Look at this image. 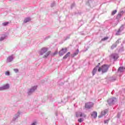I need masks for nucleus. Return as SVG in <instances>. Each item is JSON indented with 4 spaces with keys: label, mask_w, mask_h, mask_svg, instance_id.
<instances>
[{
    "label": "nucleus",
    "mask_w": 125,
    "mask_h": 125,
    "mask_svg": "<svg viewBox=\"0 0 125 125\" xmlns=\"http://www.w3.org/2000/svg\"><path fill=\"white\" fill-rule=\"evenodd\" d=\"M3 86L4 89H7L8 88H9V84H6L4 85Z\"/></svg>",
    "instance_id": "16"
},
{
    "label": "nucleus",
    "mask_w": 125,
    "mask_h": 125,
    "mask_svg": "<svg viewBox=\"0 0 125 125\" xmlns=\"http://www.w3.org/2000/svg\"><path fill=\"white\" fill-rule=\"evenodd\" d=\"M83 117L84 118H85L86 117V115L85 114H83L82 112H80L78 114H76V117L77 118H79V117Z\"/></svg>",
    "instance_id": "6"
},
{
    "label": "nucleus",
    "mask_w": 125,
    "mask_h": 125,
    "mask_svg": "<svg viewBox=\"0 0 125 125\" xmlns=\"http://www.w3.org/2000/svg\"><path fill=\"white\" fill-rule=\"evenodd\" d=\"M108 123H109V121L108 120H105L104 121V124H108Z\"/></svg>",
    "instance_id": "27"
},
{
    "label": "nucleus",
    "mask_w": 125,
    "mask_h": 125,
    "mask_svg": "<svg viewBox=\"0 0 125 125\" xmlns=\"http://www.w3.org/2000/svg\"><path fill=\"white\" fill-rule=\"evenodd\" d=\"M4 87L3 86L0 87V91L4 90Z\"/></svg>",
    "instance_id": "25"
},
{
    "label": "nucleus",
    "mask_w": 125,
    "mask_h": 125,
    "mask_svg": "<svg viewBox=\"0 0 125 125\" xmlns=\"http://www.w3.org/2000/svg\"><path fill=\"white\" fill-rule=\"evenodd\" d=\"M91 116L93 117V118H94V119L97 118V112H93L91 114Z\"/></svg>",
    "instance_id": "8"
},
{
    "label": "nucleus",
    "mask_w": 125,
    "mask_h": 125,
    "mask_svg": "<svg viewBox=\"0 0 125 125\" xmlns=\"http://www.w3.org/2000/svg\"><path fill=\"white\" fill-rule=\"evenodd\" d=\"M79 49H77L73 54L71 55V57H75V56H76V55H78L79 54Z\"/></svg>",
    "instance_id": "12"
},
{
    "label": "nucleus",
    "mask_w": 125,
    "mask_h": 125,
    "mask_svg": "<svg viewBox=\"0 0 125 125\" xmlns=\"http://www.w3.org/2000/svg\"><path fill=\"white\" fill-rule=\"evenodd\" d=\"M37 125V122H34L31 124V125Z\"/></svg>",
    "instance_id": "29"
},
{
    "label": "nucleus",
    "mask_w": 125,
    "mask_h": 125,
    "mask_svg": "<svg viewBox=\"0 0 125 125\" xmlns=\"http://www.w3.org/2000/svg\"><path fill=\"white\" fill-rule=\"evenodd\" d=\"M5 75L6 76H9L10 75V72L9 71H7L5 72Z\"/></svg>",
    "instance_id": "23"
},
{
    "label": "nucleus",
    "mask_w": 125,
    "mask_h": 125,
    "mask_svg": "<svg viewBox=\"0 0 125 125\" xmlns=\"http://www.w3.org/2000/svg\"><path fill=\"white\" fill-rule=\"evenodd\" d=\"M94 106V104L92 102H88L85 104V108L86 109H90V108H92Z\"/></svg>",
    "instance_id": "3"
},
{
    "label": "nucleus",
    "mask_w": 125,
    "mask_h": 125,
    "mask_svg": "<svg viewBox=\"0 0 125 125\" xmlns=\"http://www.w3.org/2000/svg\"><path fill=\"white\" fill-rule=\"evenodd\" d=\"M67 48H62L59 52V55L61 56H62V55H64V54H65V53H66V52H67Z\"/></svg>",
    "instance_id": "4"
},
{
    "label": "nucleus",
    "mask_w": 125,
    "mask_h": 125,
    "mask_svg": "<svg viewBox=\"0 0 125 125\" xmlns=\"http://www.w3.org/2000/svg\"><path fill=\"white\" fill-rule=\"evenodd\" d=\"M115 13H117V10H114V11H113V12H112V15H115Z\"/></svg>",
    "instance_id": "22"
},
{
    "label": "nucleus",
    "mask_w": 125,
    "mask_h": 125,
    "mask_svg": "<svg viewBox=\"0 0 125 125\" xmlns=\"http://www.w3.org/2000/svg\"><path fill=\"white\" fill-rule=\"evenodd\" d=\"M111 57L113 58V59H118L119 58V56H118V54H113L111 55Z\"/></svg>",
    "instance_id": "9"
},
{
    "label": "nucleus",
    "mask_w": 125,
    "mask_h": 125,
    "mask_svg": "<svg viewBox=\"0 0 125 125\" xmlns=\"http://www.w3.org/2000/svg\"><path fill=\"white\" fill-rule=\"evenodd\" d=\"M108 69H109V66L107 64H104L98 68V71L99 72L106 73L108 71Z\"/></svg>",
    "instance_id": "2"
},
{
    "label": "nucleus",
    "mask_w": 125,
    "mask_h": 125,
    "mask_svg": "<svg viewBox=\"0 0 125 125\" xmlns=\"http://www.w3.org/2000/svg\"><path fill=\"white\" fill-rule=\"evenodd\" d=\"M107 113H108V109L103 110L101 113V115L99 116L98 118H102V117H103V116H105Z\"/></svg>",
    "instance_id": "5"
},
{
    "label": "nucleus",
    "mask_w": 125,
    "mask_h": 125,
    "mask_svg": "<svg viewBox=\"0 0 125 125\" xmlns=\"http://www.w3.org/2000/svg\"><path fill=\"white\" fill-rule=\"evenodd\" d=\"M13 60V55H12L11 56L9 57L7 59V61L8 62H11V61H12Z\"/></svg>",
    "instance_id": "10"
},
{
    "label": "nucleus",
    "mask_w": 125,
    "mask_h": 125,
    "mask_svg": "<svg viewBox=\"0 0 125 125\" xmlns=\"http://www.w3.org/2000/svg\"><path fill=\"white\" fill-rule=\"evenodd\" d=\"M58 53V52H57V51H56V52H55L54 53H53V55H56V54H57Z\"/></svg>",
    "instance_id": "26"
},
{
    "label": "nucleus",
    "mask_w": 125,
    "mask_h": 125,
    "mask_svg": "<svg viewBox=\"0 0 125 125\" xmlns=\"http://www.w3.org/2000/svg\"><path fill=\"white\" fill-rule=\"evenodd\" d=\"M125 68L123 67H119L118 69V72H120V73H122V72H124L125 71Z\"/></svg>",
    "instance_id": "13"
},
{
    "label": "nucleus",
    "mask_w": 125,
    "mask_h": 125,
    "mask_svg": "<svg viewBox=\"0 0 125 125\" xmlns=\"http://www.w3.org/2000/svg\"><path fill=\"white\" fill-rule=\"evenodd\" d=\"M99 65H100V63H99Z\"/></svg>",
    "instance_id": "30"
},
{
    "label": "nucleus",
    "mask_w": 125,
    "mask_h": 125,
    "mask_svg": "<svg viewBox=\"0 0 125 125\" xmlns=\"http://www.w3.org/2000/svg\"><path fill=\"white\" fill-rule=\"evenodd\" d=\"M8 24H9V22H3L2 24L3 26H7Z\"/></svg>",
    "instance_id": "17"
},
{
    "label": "nucleus",
    "mask_w": 125,
    "mask_h": 125,
    "mask_svg": "<svg viewBox=\"0 0 125 125\" xmlns=\"http://www.w3.org/2000/svg\"><path fill=\"white\" fill-rule=\"evenodd\" d=\"M51 52L48 51V49L47 48L44 47L41 49L40 51V55H42L43 58H45L50 54Z\"/></svg>",
    "instance_id": "1"
},
{
    "label": "nucleus",
    "mask_w": 125,
    "mask_h": 125,
    "mask_svg": "<svg viewBox=\"0 0 125 125\" xmlns=\"http://www.w3.org/2000/svg\"><path fill=\"white\" fill-rule=\"evenodd\" d=\"M114 99H110L109 100H108V102H111V103H114Z\"/></svg>",
    "instance_id": "20"
},
{
    "label": "nucleus",
    "mask_w": 125,
    "mask_h": 125,
    "mask_svg": "<svg viewBox=\"0 0 125 125\" xmlns=\"http://www.w3.org/2000/svg\"><path fill=\"white\" fill-rule=\"evenodd\" d=\"M14 72H15V73H18V72H19L18 69H14Z\"/></svg>",
    "instance_id": "24"
},
{
    "label": "nucleus",
    "mask_w": 125,
    "mask_h": 125,
    "mask_svg": "<svg viewBox=\"0 0 125 125\" xmlns=\"http://www.w3.org/2000/svg\"><path fill=\"white\" fill-rule=\"evenodd\" d=\"M117 47V44H113L112 46H111V49H114V48Z\"/></svg>",
    "instance_id": "19"
},
{
    "label": "nucleus",
    "mask_w": 125,
    "mask_h": 125,
    "mask_svg": "<svg viewBox=\"0 0 125 125\" xmlns=\"http://www.w3.org/2000/svg\"><path fill=\"white\" fill-rule=\"evenodd\" d=\"M98 69V66H96L95 68H94L92 74L93 76H94L96 74V72H97V69Z\"/></svg>",
    "instance_id": "7"
},
{
    "label": "nucleus",
    "mask_w": 125,
    "mask_h": 125,
    "mask_svg": "<svg viewBox=\"0 0 125 125\" xmlns=\"http://www.w3.org/2000/svg\"><path fill=\"white\" fill-rule=\"evenodd\" d=\"M108 39H109L108 37H105V38H103V39H102V41H106V40H108Z\"/></svg>",
    "instance_id": "21"
},
{
    "label": "nucleus",
    "mask_w": 125,
    "mask_h": 125,
    "mask_svg": "<svg viewBox=\"0 0 125 125\" xmlns=\"http://www.w3.org/2000/svg\"><path fill=\"white\" fill-rule=\"evenodd\" d=\"M70 54H71V53H70V52H68L63 57V59H66L68 58V57H69V55H70Z\"/></svg>",
    "instance_id": "14"
},
{
    "label": "nucleus",
    "mask_w": 125,
    "mask_h": 125,
    "mask_svg": "<svg viewBox=\"0 0 125 125\" xmlns=\"http://www.w3.org/2000/svg\"><path fill=\"white\" fill-rule=\"evenodd\" d=\"M36 89H37V86H34L32 89H31L29 90V92H34V91H35V90H36Z\"/></svg>",
    "instance_id": "15"
},
{
    "label": "nucleus",
    "mask_w": 125,
    "mask_h": 125,
    "mask_svg": "<svg viewBox=\"0 0 125 125\" xmlns=\"http://www.w3.org/2000/svg\"><path fill=\"white\" fill-rule=\"evenodd\" d=\"M78 122L79 123H83V118H79L78 120Z\"/></svg>",
    "instance_id": "18"
},
{
    "label": "nucleus",
    "mask_w": 125,
    "mask_h": 125,
    "mask_svg": "<svg viewBox=\"0 0 125 125\" xmlns=\"http://www.w3.org/2000/svg\"><path fill=\"white\" fill-rule=\"evenodd\" d=\"M4 40V38H3V37H1L0 38V41H3Z\"/></svg>",
    "instance_id": "28"
},
{
    "label": "nucleus",
    "mask_w": 125,
    "mask_h": 125,
    "mask_svg": "<svg viewBox=\"0 0 125 125\" xmlns=\"http://www.w3.org/2000/svg\"><path fill=\"white\" fill-rule=\"evenodd\" d=\"M30 21H31V18H26L23 21V23H27V22H30Z\"/></svg>",
    "instance_id": "11"
}]
</instances>
